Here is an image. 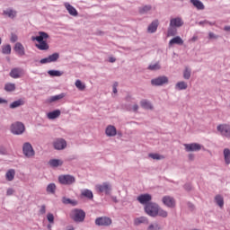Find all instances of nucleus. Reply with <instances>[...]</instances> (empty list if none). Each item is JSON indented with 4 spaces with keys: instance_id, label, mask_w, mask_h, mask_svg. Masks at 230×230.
Returning a JSON list of instances; mask_svg holds the SVG:
<instances>
[{
    "instance_id": "nucleus-49",
    "label": "nucleus",
    "mask_w": 230,
    "mask_h": 230,
    "mask_svg": "<svg viewBox=\"0 0 230 230\" xmlns=\"http://www.w3.org/2000/svg\"><path fill=\"white\" fill-rule=\"evenodd\" d=\"M175 35V31H173V27H170L167 31V37H173Z\"/></svg>"
},
{
    "instance_id": "nucleus-54",
    "label": "nucleus",
    "mask_w": 230,
    "mask_h": 230,
    "mask_svg": "<svg viewBox=\"0 0 230 230\" xmlns=\"http://www.w3.org/2000/svg\"><path fill=\"white\" fill-rule=\"evenodd\" d=\"M3 103H8V101H6V99H3L0 97V105Z\"/></svg>"
},
{
    "instance_id": "nucleus-41",
    "label": "nucleus",
    "mask_w": 230,
    "mask_h": 230,
    "mask_svg": "<svg viewBox=\"0 0 230 230\" xmlns=\"http://www.w3.org/2000/svg\"><path fill=\"white\" fill-rule=\"evenodd\" d=\"M48 73L50 76H62L64 75V72L58 70H49Z\"/></svg>"
},
{
    "instance_id": "nucleus-20",
    "label": "nucleus",
    "mask_w": 230,
    "mask_h": 230,
    "mask_svg": "<svg viewBox=\"0 0 230 230\" xmlns=\"http://www.w3.org/2000/svg\"><path fill=\"white\" fill-rule=\"evenodd\" d=\"M106 136H108L109 137H113V136H116L117 134V130H116V127L110 125L106 128Z\"/></svg>"
},
{
    "instance_id": "nucleus-51",
    "label": "nucleus",
    "mask_w": 230,
    "mask_h": 230,
    "mask_svg": "<svg viewBox=\"0 0 230 230\" xmlns=\"http://www.w3.org/2000/svg\"><path fill=\"white\" fill-rule=\"evenodd\" d=\"M17 40H18L17 35L15 34L11 35V42H17Z\"/></svg>"
},
{
    "instance_id": "nucleus-11",
    "label": "nucleus",
    "mask_w": 230,
    "mask_h": 230,
    "mask_svg": "<svg viewBox=\"0 0 230 230\" xmlns=\"http://www.w3.org/2000/svg\"><path fill=\"white\" fill-rule=\"evenodd\" d=\"M162 202L164 206H166V208H175V199H173L172 196L163 197Z\"/></svg>"
},
{
    "instance_id": "nucleus-32",
    "label": "nucleus",
    "mask_w": 230,
    "mask_h": 230,
    "mask_svg": "<svg viewBox=\"0 0 230 230\" xmlns=\"http://www.w3.org/2000/svg\"><path fill=\"white\" fill-rule=\"evenodd\" d=\"M24 105V101L20 99L18 101H14L13 103L10 104V109H17V107H21Z\"/></svg>"
},
{
    "instance_id": "nucleus-56",
    "label": "nucleus",
    "mask_w": 230,
    "mask_h": 230,
    "mask_svg": "<svg viewBox=\"0 0 230 230\" xmlns=\"http://www.w3.org/2000/svg\"><path fill=\"white\" fill-rule=\"evenodd\" d=\"M132 109L134 112H137V109H139V106H137V104H135Z\"/></svg>"
},
{
    "instance_id": "nucleus-57",
    "label": "nucleus",
    "mask_w": 230,
    "mask_h": 230,
    "mask_svg": "<svg viewBox=\"0 0 230 230\" xmlns=\"http://www.w3.org/2000/svg\"><path fill=\"white\" fill-rule=\"evenodd\" d=\"M0 154H2L3 155H4V154H6V152L4 151V149L0 148Z\"/></svg>"
},
{
    "instance_id": "nucleus-22",
    "label": "nucleus",
    "mask_w": 230,
    "mask_h": 230,
    "mask_svg": "<svg viewBox=\"0 0 230 230\" xmlns=\"http://www.w3.org/2000/svg\"><path fill=\"white\" fill-rule=\"evenodd\" d=\"M4 15H6L10 19H15V17H17V11L13 9H6L4 11Z\"/></svg>"
},
{
    "instance_id": "nucleus-24",
    "label": "nucleus",
    "mask_w": 230,
    "mask_h": 230,
    "mask_svg": "<svg viewBox=\"0 0 230 230\" xmlns=\"http://www.w3.org/2000/svg\"><path fill=\"white\" fill-rule=\"evenodd\" d=\"M159 26V21L155 20L148 26L149 33H155L157 31V27Z\"/></svg>"
},
{
    "instance_id": "nucleus-33",
    "label": "nucleus",
    "mask_w": 230,
    "mask_h": 230,
    "mask_svg": "<svg viewBox=\"0 0 230 230\" xmlns=\"http://www.w3.org/2000/svg\"><path fill=\"white\" fill-rule=\"evenodd\" d=\"M223 154L226 164H230V149L225 148Z\"/></svg>"
},
{
    "instance_id": "nucleus-50",
    "label": "nucleus",
    "mask_w": 230,
    "mask_h": 230,
    "mask_svg": "<svg viewBox=\"0 0 230 230\" xmlns=\"http://www.w3.org/2000/svg\"><path fill=\"white\" fill-rule=\"evenodd\" d=\"M40 215H46V205L40 207Z\"/></svg>"
},
{
    "instance_id": "nucleus-53",
    "label": "nucleus",
    "mask_w": 230,
    "mask_h": 230,
    "mask_svg": "<svg viewBox=\"0 0 230 230\" xmlns=\"http://www.w3.org/2000/svg\"><path fill=\"white\" fill-rule=\"evenodd\" d=\"M208 37L209 39H218V36L215 35V33L213 32H209Z\"/></svg>"
},
{
    "instance_id": "nucleus-1",
    "label": "nucleus",
    "mask_w": 230,
    "mask_h": 230,
    "mask_svg": "<svg viewBox=\"0 0 230 230\" xmlns=\"http://www.w3.org/2000/svg\"><path fill=\"white\" fill-rule=\"evenodd\" d=\"M48 39H49V35L44 31H40L38 36L32 37V40L39 42V44H36V48L40 51H48L49 49V45L46 41Z\"/></svg>"
},
{
    "instance_id": "nucleus-14",
    "label": "nucleus",
    "mask_w": 230,
    "mask_h": 230,
    "mask_svg": "<svg viewBox=\"0 0 230 230\" xmlns=\"http://www.w3.org/2000/svg\"><path fill=\"white\" fill-rule=\"evenodd\" d=\"M152 85L159 86L164 85V84H168V77L167 76H159L155 78L151 81Z\"/></svg>"
},
{
    "instance_id": "nucleus-37",
    "label": "nucleus",
    "mask_w": 230,
    "mask_h": 230,
    "mask_svg": "<svg viewBox=\"0 0 230 230\" xmlns=\"http://www.w3.org/2000/svg\"><path fill=\"white\" fill-rule=\"evenodd\" d=\"M2 53L4 55H10L12 53V46L10 45H5L2 47Z\"/></svg>"
},
{
    "instance_id": "nucleus-4",
    "label": "nucleus",
    "mask_w": 230,
    "mask_h": 230,
    "mask_svg": "<svg viewBox=\"0 0 230 230\" xmlns=\"http://www.w3.org/2000/svg\"><path fill=\"white\" fill-rule=\"evenodd\" d=\"M25 130L24 124L22 122H15L11 126V132L16 136H21Z\"/></svg>"
},
{
    "instance_id": "nucleus-15",
    "label": "nucleus",
    "mask_w": 230,
    "mask_h": 230,
    "mask_svg": "<svg viewBox=\"0 0 230 230\" xmlns=\"http://www.w3.org/2000/svg\"><path fill=\"white\" fill-rule=\"evenodd\" d=\"M137 200H138L140 204L146 206V204H150V200H152V195L141 194L137 198Z\"/></svg>"
},
{
    "instance_id": "nucleus-52",
    "label": "nucleus",
    "mask_w": 230,
    "mask_h": 230,
    "mask_svg": "<svg viewBox=\"0 0 230 230\" xmlns=\"http://www.w3.org/2000/svg\"><path fill=\"white\" fill-rule=\"evenodd\" d=\"M113 93L114 94L118 93V83L113 84Z\"/></svg>"
},
{
    "instance_id": "nucleus-61",
    "label": "nucleus",
    "mask_w": 230,
    "mask_h": 230,
    "mask_svg": "<svg viewBox=\"0 0 230 230\" xmlns=\"http://www.w3.org/2000/svg\"><path fill=\"white\" fill-rule=\"evenodd\" d=\"M208 24H210V26H215V22H208Z\"/></svg>"
},
{
    "instance_id": "nucleus-30",
    "label": "nucleus",
    "mask_w": 230,
    "mask_h": 230,
    "mask_svg": "<svg viewBox=\"0 0 230 230\" xmlns=\"http://www.w3.org/2000/svg\"><path fill=\"white\" fill-rule=\"evenodd\" d=\"M156 217H161L162 218H166L168 217V212L163 209L161 207H158L156 210Z\"/></svg>"
},
{
    "instance_id": "nucleus-29",
    "label": "nucleus",
    "mask_w": 230,
    "mask_h": 230,
    "mask_svg": "<svg viewBox=\"0 0 230 230\" xmlns=\"http://www.w3.org/2000/svg\"><path fill=\"white\" fill-rule=\"evenodd\" d=\"M50 166H52V168H57L58 166H62V164H64V162H62V160H58V159H52L49 162Z\"/></svg>"
},
{
    "instance_id": "nucleus-64",
    "label": "nucleus",
    "mask_w": 230,
    "mask_h": 230,
    "mask_svg": "<svg viewBox=\"0 0 230 230\" xmlns=\"http://www.w3.org/2000/svg\"><path fill=\"white\" fill-rule=\"evenodd\" d=\"M1 42H2V40H1V38H0V45H1Z\"/></svg>"
},
{
    "instance_id": "nucleus-46",
    "label": "nucleus",
    "mask_w": 230,
    "mask_h": 230,
    "mask_svg": "<svg viewBox=\"0 0 230 230\" xmlns=\"http://www.w3.org/2000/svg\"><path fill=\"white\" fill-rule=\"evenodd\" d=\"M148 69L150 71H158V69H161V65H159V63H155L154 65H150L148 66Z\"/></svg>"
},
{
    "instance_id": "nucleus-5",
    "label": "nucleus",
    "mask_w": 230,
    "mask_h": 230,
    "mask_svg": "<svg viewBox=\"0 0 230 230\" xmlns=\"http://www.w3.org/2000/svg\"><path fill=\"white\" fill-rule=\"evenodd\" d=\"M71 217L75 222H84L85 220V212L82 209H74Z\"/></svg>"
},
{
    "instance_id": "nucleus-13",
    "label": "nucleus",
    "mask_w": 230,
    "mask_h": 230,
    "mask_svg": "<svg viewBox=\"0 0 230 230\" xmlns=\"http://www.w3.org/2000/svg\"><path fill=\"white\" fill-rule=\"evenodd\" d=\"M183 25L184 22L181 17H176L170 20V28H181V26Z\"/></svg>"
},
{
    "instance_id": "nucleus-18",
    "label": "nucleus",
    "mask_w": 230,
    "mask_h": 230,
    "mask_svg": "<svg viewBox=\"0 0 230 230\" xmlns=\"http://www.w3.org/2000/svg\"><path fill=\"white\" fill-rule=\"evenodd\" d=\"M14 51L17 52L20 57H24L26 52L24 51V46L21 44V42H17L14 46Z\"/></svg>"
},
{
    "instance_id": "nucleus-63",
    "label": "nucleus",
    "mask_w": 230,
    "mask_h": 230,
    "mask_svg": "<svg viewBox=\"0 0 230 230\" xmlns=\"http://www.w3.org/2000/svg\"><path fill=\"white\" fill-rule=\"evenodd\" d=\"M192 40H193V41L197 40V38L193 37V38H192Z\"/></svg>"
},
{
    "instance_id": "nucleus-42",
    "label": "nucleus",
    "mask_w": 230,
    "mask_h": 230,
    "mask_svg": "<svg viewBox=\"0 0 230 230\" xmlns=\"http://www.w3.org/2000/svg\"><path fill=\"white\" fill-rule=\"evenodd\" d=\"M75 87H77L79 91H85V85L80 80L75 81Z\"/></svg>"
},
{
    "instance_id": "nucleus-36",
    "label": "nucleus",
    "mask_w": 230,
    "mask_h": 230,
    "mask_svg": "<svg viewBox=\"0 0 230 230\" xmlns=\"http://www.w3.org/2000/svg\"><path fill=\"white\" fill-rule=\"evenodd\" d=\"M145 222H147V219H146V217H137V218H135V220H134L135 226H139V225H141V224H145Z\"/></svg>"
},
{
    "instance_id": "nucleus-10",
    "label": "nucleus",
    "mask_w": 230,
    "mask_h": 230,
    "mask_svg": "<svg viewBox=\"0 0 230 230\" xmlns=\"http://www.w3.org/2000/svg\"><path fill=\"white\" fill-rule=\"evenodd\" d=\"M111 224H112V219H111V217H102L95 219L96 226H111Z\"/></svg>"
},
{
    "instance_id": "nucleus-39",
    "label": "nucleus",
    "mask_w": 230,
    "mask_h": 230,
    "mask_svg": "<svg viewBox=\"0 0 230 230\" xmlns=\"http://www.w3.org/2000/svg\"><path fill=\"white\" fill-rule=\"evenodd\" d=\"M150 10H152V6L151 5H145L139 8V13H148V12H150Z\"/></svg>"
},
{
    "instance_id": "nucleus-62",
    "label": "nucleus",
    "mask_w": 230,
    "mask_h": 230,
    "mask_svg": "<svg viewBox=\"0 0 230 230\" xmlns=\"http://www.w3.org/2000/svg\"><path fill=\"white\" fill-rule=\"evenodd\" d=\"M48 229L51 230V225L48 226Z\"/></svg>"
},
{
    "instance_id": "nucleus-17",
    "label": "nucleus",
    "mask_w": 230,
    "mask_h": 230,
    "mask_svg": "<svg viewBox=\"0 0 230 230\" xmlns=\"http://www.w3.org/2000/svg\"><path fill=\"white\" fill-rule=\"evenodd\" d=\"M22 75H23V71L22 68H13L10 72L11 78H21Z\"/></svg>"
},
{
    "instance_id": "nucleus-31",
    "label": "nucleus",
    "mask_w": 230,
    "mask_h": 230,
    "mask_svg": "<svg viewBox=\"0 0 230 230\" xmlns=\"http://www.w3.org/2000/svg\"><path fill=\"white\" fill-rule=\"evenodd\" d=\"M66 97V93H60L58 95L51 96L49 99V103H53L54 102H58V100H62V98Z\"/></svg>"
},
{
    "instance_id": "nucleus-26",
    "label": "nucleus",
    "mask_w": 230,
    "mask_h": 230,
    "mask_svg": "<svg viewBox=\"0 0 230 230\" xmlns=\"http://www.w3.org/2000/svg\"><path fill=\"white\" fill-rule=\"evenodd\" d=\"M190 3L197 10H204V8H206L200 0H190Z\"/></svg>"
},
{
    "instance_id": "nucleus-6",
    "label": "nucleus",
    "mask_w": 230,
    "mask_h": 230,
    "mask_svg": "<svg viewBox=\"0 0 230 230\" xmlns=\"http://www.w3.org/2000/svg\"><path fill=\"white\" fill-rule=\"evenodd\" d=\"M95 188L99 193H105V195H110L111 191H112V187L109 184V182L98 184Z\"/></svg>"
},
{
    "instance_id": "nucleus-59",
    "label": "nucleus",
    "mask_w": 230,
    "mask_h": 230,
    "mask_svg": "<svg viewBox=\"0 0 230 230\" xmlns=\"http://www.w3.org/2000/svg\"><path fill=\"white\" fill-rule=\"evenodd\" d=\"M194 155H189V159L190 160V161H193V159H194Z\"/></svg>"
},
{
    "instance_id": "nucleus-60",
    "label": "nucleus",
    "mask_w": 230,
    "mask_h": 230,
    "mask_svg": "<svg viewBox=\"0 0 230 230\" xmlns=\"http://www.w3.org/2000/svg\"><path fill=\"white\" fill-rule=\"evenodd\" d=\"M110 62H116V58H110Z\"/></svg>"
},
{
    "instance_id": "nucleus-58",
    "label": "nucleus",
    "mask_w": 230,
    "mask_h": 230,
    "mask_svg": "<svg viewBox=\"0 0 230 230\" xmlns=\"http://www.w3.org/2000/svg\"><path fill=\"white\" fill-rule=\"evenodd\" d=\"M224 30H225V31H230V26H226V27L224 28Z\"/></svg>"
},
{
    "instance_id": "nucleus-34",
    "label": "nucleus",
    "mask_w": 230,
    "mask_h": 230,
    "mask_svg": "<svg viewBox=\"0 0 230 230\" xmlns=\"http://www.w3.org/2000/svg\"><path fill=\"white\" fill-rule=\"evenodd\" d=\"M176 89H178L179 91H184L188 89V84H186V82L184 81L178 82L176 84Z\"/></svg>"
},
{
    "instance_id": "nucleus-44",
    "label": "nucleus",
    "mask_w": 230,
    "mask_h": 230,
    "mask_svg": "<svg viewBox=\"0 0 230 230\" xmlns=\"http://www.w3.org/2000/svg\"><path fill=\"white\" fill-rule=\"evenodd\" d=\"M190 76H191V70H190V68H185L183 72V78H185V80H190Z\"/></svg>"
},
{
    "instance_id": "nucleus-21",
    "label": "nucleus",
    "mask_w": 230,
    "mask_h": 230,
    "mask_svg": "<svg viewBox=\"0 0 230 230\" xmlns=\"http://www.w3.org/2000/svg\"><path fill=\"white\" fill-rule=\"evenodd\" d=\"M60 110H55L53 111H50L47 114V118L49 119H57V118H59L60 117Z\"/></svg>"
},
{
    "instance_id": "nucleus-47",
    "label": "nucleus",
    "mask_w": 230,
    "mask_h": 230,
    "mask_svg": "<svg viewBox=\"0 0 230 230\" xmlns=\"http://www.w3.org/2000/svg\"><path fill=\"white\" fill-rule=\"evenodd\" d=\"M149 157H151V159H156L157 161L164 159V156H162L159 154H150Z\"/></svg>"
},
{
    "instance_id": "nucleus-38",
    "label": "nucleus",
    "mask_w": 230,
    "mask_h": 230,
    "mask_svg": "<svg viewBox=\"0 0 230 230\" xmlns=\"http://www.w3.org/2000/svg\"><path fill=\"white\" fill-rule=\"evenodd\" d=\"M215 200L219 208H224V198L220 195L216 196Z\"/></svg>"
},
{
    "instance_id": "nucleus-55",
    "label": "nucleus",
    "mask_w": 230,
    "mask_h": 230,
    "mask_svg": "<svg viewBox=\"0 0 230 230\" xmlns=\"http://www.w3.org/2000/svg\"><path fill=\"white\" fill-rule=\"evenodd\" d=\"M6 193L7 195H13V189H8Z\"/></svg>"
},
{
    "instance_id": "nucleus-16",
    "label": "nucleus",
    "mask_w": 230,
    "mask_h": 230,
    "mask_svg": "<svg viewBox=\"0 0 230 230\" xmlns=\"http://www.w3.org/2000/svg\"><path fill=\"white\" fill-rule=\"evenodd\" d=\"M66 146H67V143L66 142V140H64L62 138H58L54 142V148L56 150H64V148H66Z\"/></svg>"
},
{
    "instance_id": "nucleus-25",
    "label": "nucleus",
    "mask_w": 230,
    "mask_h": 230,
    "mask_svg": "<svg viewBox=\"0 0 230 230\" xmlns=\"http://www.w3.org/2000/svg\"><path fill=\"white\" fill-rule=\"evenodd\" d=\"M81 197H85V199H89V200H93L94 196L93 195L92 190L85 189L81 191Z\"/></svg>"
},
{
    "instance_id": "nucleus-35",
    "label": "nucleus",
    "mask_w": 230,
    "mask_h": 230,
    "mask_svg": "<svg viewBox=\"0 0 230 230\" xmlns=\"http://www.w3.org/2000/svg\"><path fill=\"white\" fill-rule=\"evenodd\" d=\"M4 91H6V93H12V92L15 91V84H13V83L5 84Z\"/></svg>"
},
{
    "instance_id": "nucleus-40",
    "label": "nucleus",
    "mask_w": 230,
    "mask_h": 230,
    "mask_svg": "<svg viewBox=\"0 0 230 230\" xmlns=\"http://www.w3.org/2000/svg\"><path fill=\"white\" fill-rule=\"evenodd\" d=\"M140 105L143 107V109H152V104L146 100H142L140 102Z\"/></svg>"
},
{
    "instance_id": "nucleus-3",
    "label": "nucleus",
    "mask_w": 230,
    "mask_h": 230,
    "mask_svg": "<svg viewBox=\"0 0 230 230\" xmlns=\"http://www.w3.org/2000/svg\"><path fill=\"white\" fill-rule=\"evenodd\" d=\"M75 176L69 175V174H64L58 176V181L60 184H64L65 186H69L71 184H74L75 182Z\"/></svg>"
},
{
    "instance_id": "nucleus-48",
    "label": "nucleus",
    "mask_w": 230,
    "mask_h": 230,
    "mask_svg": "<svg viewBox=\"0 0 230 230\" xmlns=\"http://www.w3.org/2000/svg\"><path fill=\"white\" fill-rule=\"evenodd\" d=\"M47 219L49 224H55V216L52 213L47 215Z\"/></svg>"
},
{
    "instance_id": "nucleus-28",
    "label": "nucleus",
    "mask_w": 230,
    "mask_h": 230,
    "mask_svg": "<svg viewBox=\"0 0 230 230\" xmlns=\"http://www.w3.org/2000/svg\"><path fill=\"white\" fill-rule=\"evenodd\" d=\"M63 204H70V206H78V201L76 199H71L69 198H62Z\"/></svg>"
},
{
    "instance_id": "nucleus-23",
    "label": "nucleus",
    "mask_w": 230,
    "mask_h": 230,
    "mask_svg": "<svg viewBox=\"0 0 230 230\" xmlns=\"http://www.w3.org/2000/svg\"><path fill=\"white\" fill-rule=\"evenodd\" d=\"M173 44L182 46L184 44V40H182L180 36H176L169 41V46H173Z\"/></svg>"
},
{
    "instance_id": "nucleus-43",
    "label": "nucleus",
    "mask_w": 230,
    "mask_h": 230,
    "mask_svg": "<svg viewBox=\"0 0 230 230\" xmlns=\"http://www.w3.org/2000/svg\"><path fill=\"white\" fill-rule=\"evenodd\" d=\"M55 190H57V185L50 183L47 187V193H55Z\"/></svg>"
},
{
    "instance_id": "nucleus-8",
    "label": "nucleus",
    "mask_w": 230,
    "mask_h": 230,
    "mask_svg": "<svg viewBox=\"0 0 230 230\" xmlns=\"http://www.w3.org/2000/svg\"><path fill=\"white\" fill-rule=\"evenodd\" d=\"M60 58V54L55 52L52 55H49L48 58L40 59V64H51V62H57Z\"/></svg>"
},
{
    "instance_id": "nucleus-12",
    "label": "nucleus",
    "mask_w": 230,
    "mask_h": 230,
    "mask_svg": "<svg viewBox=\"0 0 230 230\" xmlns=\"http://www.w3.org/2000/svg\"><path fill=\"white\" fill-rule=\"evenodd\" d=\"M186 152H199V150L202 149V146L198 143L192 144H184Z\"/></svg>"
},
{
    "instance_id": "nucleus-7",
    "label": "nucleus",
    "mask_w": 230,
    "mask_h": 230,
    "mask_svg": "<svg viewBox=\"0 0 230 230\" xmlns=\"http://www.w3.org/2000/svg\"><path fill=\"white\" fill-rule=\"evenodd\" d=\"M22 152L25 157H33L35 155V150H33V146L29 142L23 144Z\"/></svg>"
},
{
    "instance_id": "nucleus-27",
    "label": "nucleus",
    "mask_w": 230,
    "mask_h": 230,
    "mask_svg": "<svg viewBox=\"0 0 230 230\" xmlns=\"http://www.w3.org/2000/svg\"><path fill=\"white\" fill-rule=\"evenodd\" d=\"M5 178L6 181H12L13 179H15V170L14 169H10L7 171L5 173Z\"/></svg>"
},
{
    "instance_id": "nucleus-19",
    "label": "nucleus",
    "mask_w": 230,
    "mask_h": 230,
    "mask_svg": "<svg viewBox=\"0 0 230 230\" xmlns=\"http://www.w3.org/2000/svg\"><path fill=\"white\" fill-rule=\"evenodd\" d=\"M65 8H66L68 13L70 15H73L74 17H76L78 15V11L73 5H71L69 3H65Z\"/></svg>"
},
{
    "instance_id": "nucleus-45",
    "label": "nucleus",
    "mask_w": 230,
    "mask_h": 230,
    "mask_svg": "<svg viewBox=\"0 0 230 230\" xmlns=\"http://www.w3.org/2000/svg\"><path fill=\"white\" fill-rule=\"evenodd\" d=\"M147 230H161V226H159L157 223H153L149 225Z\"/></svg>"
},
{
    "instance_id": "nucleus-9",
    "label": "nucleus",
    "mask_w": 230,
    "mask_h": 230,
    "mask_svg": "<svg viewBox=\"0 0 230 230\" xmlns=\"http://www.w3.org/2000/svg\"><path fill=\"white\" fill-rule=\"evenodd\" d=\"M217 131L225 137H230V126L227 124H221L217 126Z\"/></svg>"
},
{
    "instance_id": "nucleus-2",
    "label": "nucleus",
    "mask_w": 230,
    "mask_h": 230,
    "mask_svg": "<svg viewBox=\"0 0 230 230\" xmlns=\"http://www.w3.org/2000/svg\"><path fill=\"white\" fill-rule=\"evenodd\" d=\"M158 208H159V205H157L156 203H154V202L147 203L145 206V211H146V215H148L149 217H157V209Z\"/></svg>"
}]
</instances>
